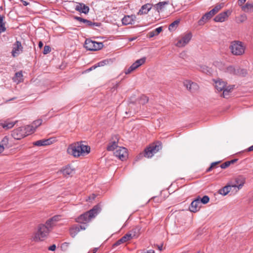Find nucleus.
<instances>
[{"label":"nucleus","mask_w":253,"mask_h":253,"mask_svg":"<svg viewBox=\"0 0 253 253\" xmlns=\"http://www.w3.org/2000/svg\"><path fill=\"white\" fill-rule=\"evenodd\" d=\"M90 152V147L82 142L71 144L67 149V153L75 157L85 155Z\"/></svg>","instance_id":"obj_1"},{"label":"nucleus","mask_w":253,"mask_h":253,"mask_svg":"<svg viewBox=\"0 0 253 253\" xmlns=\"http://www.w3.org/2000/svg\"><path fill=\"white\" fill-rule=\"evenodd\" d=\"M101 210L100 206L97 205L89 211L80 215L76 218V221L80 223L86 224L95 218Z\"/></svg>","instance_id":"obj_2"},{"label":"nucleus","mask_w":253,"mask_h":253,"mask_svg":"<svg viewBox=\"0 0 253 253\" xmlns=\"http://www.w3.org/2000/svg\"><path fill=\"white\" fill-rule=\"evenodd\" d=\"M214 86L215 89L218 91H223L222 96L227 98L229 93L233 90V87L231 86H226V83L221 80H218L214 82Z\"/></svg>","instance_id":"obj_3"},{"label":"nucleus","mask_w":253,"mask_h":253,"mask_svg":"<svg viewBox=\"0 0 253 253\" xmlns=\"http://www.w3.org/2000/svg\"><path fill=\"white\" fill-rule=\"evenodd\" d=\"M49 231V229L45 224H40L38 226L37 231L33 237L34 240L37 242L43 240L47 237Z\"/></svg>","instance_id":"obj_4"},{"label":"nucleus","mask_w":253,"mask_h":253,"mask_svg":"<svg viewBox=\"0 0 253 253\" xmlns=\"http://www.w3.org/2000/svg\"><path fill=\"white\" fill-rule=\"evenodd\" d=\"M232 53L235 55H241L244 53L245 47L241 42L235 41L231 42L229 47Z\"/></svg>","instance_id":"obj_5"},{"label":"nucleus","mask_w":253,"mask_h":253,"mask_svg":"<svg viewBox=\"0 0 253 253\" xmlns=\"http://www.w3.org/2000/svg\"><path fill=\"white\" fill-rule=\"evenodd\" d=\"M28 129L26 126L24 127H19L14 129L11 132V136L17 140H20L26 136L31 134L28 133Z\"/></svg>","instance_id":"obj_6"},{"label":"nucleus","mask_w":253,"mask_h":253,"mask_svg":"<svg viewBox=\"0 0 253 253\" xmlns=\"http://www.w3.org/2000/svg\"><path fill=\"white\" fill-rule=\"evenodd\" d=\"M84 47L88 50L95 51L101 49L103 47V43L86 39L84 42Z\"/></svg>","instance_id":"obj_7"},{"label":"nucleus","mask_w":253,"mask_h":253,"mask_svg":"<svg viewBox=\"0 0 253 253\" xmlns=\"http://www.w3.org/2000/svg\"><path fill=\"white\" fill-rule=\"evenodd\" d=\"M222 6L221 5H217L215 6L209 12L206 13L202 18L199 21V24L201 25H203L206 21L215 14L221 8Z\"/></svg>","instance_id":"obj_8"},{"label":"nucleus","mask_w":253,"mask_h":253,"mask_svg":"<svg viewBox=\"0 0 253 253\" xmlns=\"http://www.w3.org/2000/svg\"><path fill=\"white\" fill-rule=\"evenodd\" d=\"M233 180L234 182H232L231 184L232 187L237 188L238 190H239L241 189L244 185L246 181V178L243 175H238L237 177H235Z\"/></svg>","instance_id":"obj_9"},{"label":"nucleus","mask_w":253,"mask_h":253,"mask_svg":"<svg viewBox=\"0 0 253 253\" xmlns=\"http://www.w3.org/2000/svg\"><path fill=\"white\" fill-rule=\"evenodd\" d=\"M161 148L162 146L161 144L150 146L145 150V156L147 158H151Z\"/></svg>","instance_id":"obj_10"},{"label":"nucleus","mask_w":253,"mask_h":253,"mask_svg":"<svg viewBox=\"0 0 253 253\" xmlns=\"http://www.w3.org/2000/svg\"><path fill=\"white\" fill-rule=\"evenodd\" d=\"M161 148L162 146L161 144L150 146L145 150V156L147 158H151Z\"/></svg>","instance_id":"obj_11"},{"label":"nucleus","mask_w":253,"mask_h":253,"mask_svg":"<svg viewBox=\"0 0 253 253\" xmlns=\"http://www.w3.org/2000/svg\"><path fill=\"white\" fill-rule=\"evenodd\" d=\"M161 148L162 146L161 144L150 146L145 150V156L147 158H151Z\"/></svg>","instance_id":"obj_12"},{"label":"nucleus","mask_w":253,"mask_h":253,"mask_svg":"<svg viewBox=\"0 0 253 253\" xmlns=\"http://www.w3.org/2000/svg\"><path fill=\"white\" fill-rule=\"evenodd\" d=\"M161 148L162 146L161 144L150 146L145 150V156L147 158H151Z\"/></svg>","instance_id":"obj_13"},{"label":"nucleus","mask_w":253,"mask_h":253,"mask_svg":"<svg viewBox=\"0 0 253 253\" xmlns=\"http://www.w3.org/2000/svg\"><path fill=\"white\" fill-rule=\"evenodd\" d=\"M192 37V36L191 33H188L183 35L181 39L176 43V45L178 47H183L185 46L190 42Z\"/></svg>","instance_id":"obj_14"},{"label":"nucleus","mask_w":253,"mask_h":253,"mask_svg":"<svg viewBox=\"0 0 253 253\" xmlns=\"http://www.w3.org/2000/svg\"><path fill=\"white\" fill-rule=\"evenodd\" d=\"M61 219L60 215H56L48 219L45 222V225L50 231L51 229L56 225V223Z\"/></svg>","instance_id":"obj_15"},{"label":"nucleus","mask_w":253,"mask_h":253,"mask_svg":"<svg viewBox=\"0 0 253 253\" xmlns=\"http://www.w3.org/2000/svg\"><path fill=\"white\" fill-rule=\"evenodd\" d=\"M23 51V47L21 42L16 41L13 44V49L11 51L12 55L16 57L19 55Z\"/></svg>","instance_id":"obj_16"},{"label":"nucleus","mask_w":253,"mask_h":253,"mask_svg":"<svg viewBox=\"0 0 253 253\" xmlns=\"http://www.w3.org/2000/svg\"><path fill=\"white\" fill-rule=\"evenodd\" d=\"M184 86L191 92H194L199 89V86L196 83L189 80H186L184 82Z\"/></svg>","instance_id":"obj_17"},{"label":"nucleus","mask_w":253,"mask_h":253,"mask_svg":"<svg viewBox=\"0 0 253 253\" xmlns=\"http://www.w3.org/2000/svg\"><path fill=\"white\" fill-rule=\"evenodd\" d=\"M201 207V204L200 201V197L194 200L189 207V211L191 212H195L198 211Z\"/></svg>","instance_id":"obj_18"},{"label":"nucleus","mask_w":253,"mask_h":253,"mask_svg":"<svg viewBox=\"0 0 253 253\" xmlns=\"http://www.w3.org/2000/svg\"><path fill=\"white\" fill-rule=\"evenodd\" d=\"M42 119H38L34 121L31 125L27 126V129L29 130L28 133H33L36 128L42 125Z\"/></svg>","instance_id":"obj_19"},{"label":"nucleus","mask_w":253,"mask_h":253,"mask_svg":"<svg viewBox=\"0 0 253 253\" xmlns=\"http://www.w3.org/2000/svg\"><path fill=\"white\" fill-rule=\"evenodd\" d=\"M115 155L120 159L123 160L127 156L126 149L125 147H119L114 153Z\"/></svg>","instance_id":"obj_20"},{"label":"nucleus","mask_w":253,"mask_h":253,"mask_svg":"<svg viewBox=\"0 0 253 253\" xmlns=\"http://www.w3.org/2000/svg\"><path fill=\"white\" fill-rule=\"evenodd\" d=\"M135 18L136 17L132 15L125 16L122 20V23L125 25L133 24L134 23Z\"/></svg>","instance_id":"obj_21"},{"label":"nucleus","mask_w":253,"mask_h":253,"mask_svg":"<svg viewBox=\"0 0 253 253\" xmlns=\"http://www.w3.org/2000/svg\"><path fill=\"white\" fill-rule=\"evenodd\" d=\"M76 10L84 14H87L89 12V8L83 3H78L75 8Z\"/></svg>","instance_id":"obj_22"},{"label":"nucleus","mask_w":253,"mask_h":253,"mask_svg":"<svg viewBox=\"0 0 253 253\" xmlns=\"http://www.w3.org/2000/svg\"><path fill=\"white\" fill-rule=\"evenodd\" d=\"M152 8V5L150 3H146L142 5L138 12V15H143L147 14Z\"/></svg>","instance_id":"obj_23"},{"label":"nucleus","mask_w":253,"mask_h":253,"mask_svg":"<svg viewBox=\"0 0 253 253\" xmlns=\"http://www.w3.org/2000/svg\"><path fill=\"white\" fill-rule=\"evenodd\" d=\"M228 17V14L227 12L225 11L223 12H221L219 13L218 15L216 16L214 18V20L215 22H222L225 20V19Z\"/></svg>","instance_id":"obj_24"},{"label":"nucleus","mask_w":253,"mask_h":253,"mask_svg":"<svg viewBox=\"0 0 253 253\" xmlns=\"http://www.w3.org/2000/svg\"><path fill=\"white\" fill-rule=\"evenodd\" d=\"M15 124V122H13L7 120L3 123H0V126L5 130L9 129L13 127Z\"/></svg>","instance_id":"obj_25"},{"label":"nucleus","mask_w":253,"mask_h":253,"mask_svg":"<svg viewBox=\"0 0 253 253\" xmlns=\"http://www.w3.org/2000/svg\"><path fill=\"white\" fill-rule=\"evenodd\" d=\"M146 61V58L143 57L141 59L137 60L134 63H133L130 66L134 71L138 67L140 66L143 63H145Z\"/></svg>","instance_id":"obj_26"},{"label":"nucleus","mask_w":253,"mask_h":253,"mask_svg":"<svg viewBox=\"0 0 253 253\" xmlns=\"http://www.w3.org/2000/svg\"><path fill=\"white\" fill-rule=\"evenodd\" d=\"M232 188H233L232 185H227L219 189L218 193L223 196H225L229 193Z\"/></svg>","instance_id":"obj_27"},{"label":"nucleus","mask_w":253,"mask_h":253,"mask_svg":"<svg viewBox=\"0 0 253 253\" xmlns=\"http://www.w3.org/2000/svg\"><path fill=\"white\" fill-rule=\"evenodd\" d=\"M51 143L50 139H42L38 140L33 143V145L37 146H42L49 145Z\"/></svg>","instance_id":"obj_28"},{"label":"nucleus","mask_w":253,"mask_h":253,"mask_svg":"<svg viewBox=\"0 0 253 253\" xmlns=\"http://www.w3.org/2000/svg\"><path fill=\"white\" fill-rule=\"evenodd\" d=\"M168 1H162V2H159V3L156 4L154 7L156 9V11H157L159 13H160L161 11H162L165 6L168 4Z\"/></svg>","instance_id":"obj_29"},{"label":"nucleus","mask_w":253,"mask_h":253,"mask_svg":"<svg viewBox=\"0 0 253 253\" xmlns=\"http://www.w3.org/2000/svg\"><path fill=\"white\" fill-rule=\"evenodd\" d=\"M62 172L64 175L68 176L74 172V169H72L70 166H68L62 169Z\"/></svg>","instance_id":"obj_30"},{"label":"nucleus","mask_w":253,"mask_h":253,"mask_svg":"<svg viewBox=\"0 0 253 253\" xmlns=\"http://www.w3.org/2000/svg\"><path fill=\"white\" fill-rule=\"evenodd\" d=\"M242 9L245 12H252L253 11V2H247L244 6L242 7Z\"/></svg>","instance_id":"obj_31"},{"label":"nucleus","mask_w":253,"mask_h":253,"mask_svg":"<svg viewBox=\"0 0 253 253\" xmlns=\"http://www.w3.org/2000/svg\"><path fill=\"white\" fill-rule=\"evenodd\" d=\"M140 227L136 226L129 231L133 238L137 237L140 234Z\"/></svg>","instance_id":"obj_32"},{"label":"nucleus","mask_w":253,"mask_h":253,"mask_svg":"<svg viewBox=\"0 0 253 253\" xmlns=\"http://www.w3.org/2000/svg\"><path fill=\"white\" fill-rule=\"evenodd\" d=\"M22 73L21 72H16L15 74V76L13 78V80L15 82H16L17 84H18L19 83H20L22 80Z\"/></svg>","instance_id":"obj_33"},{"label":"nucleus","mask_w":253,"mask_h":253,"mask_svg":"<svg viewBox=\"0 0 253 253\" xmlns=\"http://www.w3.org/2000/svg\"><path fill=\"white\" fill-rule=\"evenodd\" d=\"M247 19V16L245 14H242L236 18V21L237 23H241L246 21Z\"/></svg>","instance_id":"obj_34"},{"label":"nucleus","mask_w":253,"mask_h":253,"mask_svg":"<svg viewBox=\"0 0 253 253\" xmlns=\"http://www.w3.org/2000/svg\"><path fill=\"white\" fill-rule=\"evenodd\" d=\"M199 70L207 74H211V69L206 65L201 66Z\"/></svg>","instance_id":"obj_35"},{"label":"nucleus","mask_w":253,"mask_h":253,"mask_svg":"<svg viewBox=\"0 0 253 253\" xmlns=\"http://www.w3.org/2000/svg\"><path fill=\"white\" fill-rule=\"evenodd\" d=\"M84 23L87 26L89 27L92 26L99 27L100 26V23H99L93 22L87 19H85L84 22Z\"/></svg>","instance_id":"obj_36"},{"label":"nucleus","mask_w":253,"mask_h":253,"mask_svg":"<svg viewBox=\"0 0 253 253\" xmlns=\"http://www.w3.org/2000/svg\"><path fill=\"white\" fill-rule=\"evenodd\" d=\"M80 232V229L76 226H73L70 230V233L72 237H74Z\"/></svg>","instance_id":"obj_37"},{"label":"nucleus","mask_w":253,"mask_h":253,"mask_svg":"<svg viewBox=\"0 0 253 253\" xmlns=\"http://www.w3.org/2000/svg\"><path fill=\"white\" fill-rule=\"evenodd\" d=\"M133 238L132 235H131L130 233L128 232L126 234H125L123 237L121 238V241H124V242L125 243L128 241L130 240Z\"/></svg>","instance_id":"obj_38"},{"label":"nucleus","mask_w":253,"mask_h":253,"mask_svg":"<svg viewBox=\"0 0 253 253\" xmlns=\"http://www.w3.org/2000/svg\"><path fill=\"white\" fill-rule=\"evenodd\" d=\"M117 142L115 141L111 142L107 146V149L108 151H113L117 147Z\"/></svg>","instance_id":"obj_39"},{"label":"nucleus","mask_w":253,"mask_h":253,"mask_svg":"<svg viewBox=\"0 0 253 253\" xmlns=\"http://www.w3.org/2000/svg\"><path fill=\"white\" fill-rule=\"evenodd\" d=\"M8 141V137L6 136H4L0 142V146H2V147L4 149L5 147H7Z\"/></svg>","instance_id":"obj_40"},{"label":"nucleus","mask_w":253,"mask_h":253,"mask_svg":"<svg viewBox=\"0 0 253 253\" xmlns=\"http://www.w3.org/2000/svg\"><path fill=\"white\" fill-rule=\"evenodd\" d=\"M213 65L220 70H224L225 69L224 64L221 62L215 61Z\"/></svg>","instance_id":"obj_41"},{"label":"nucleus","mask_w":253,"mask_h":253,"mask_svg":"<svg viewBox=\"0 0 253 253\" xmlns=\"http://www.w3.org/2000/svg\"><path fill=\"white\" fill-rule=\"evenodd\" d=\"M179 22H180L179 20H176L174 21V22H173L172 23H171L169 27V30H170V31L174 30L176 28V27L177 26L178 24L179 23Z\"/></svg>","instance_id":"obj_42"},{"label":"nucleus","mask_w":253,"mask_h":253,"mask_svg":"<svg viewBox=\"0 0 253 253\" xmlns=\"http://www.w3.org/2000/svg\"><path fill=\"white\" fill-rule=\"evenodd\" d=\"M148 97L144 95H142L140 97L139 103L141 104H145L148 102Z\"/></svg>","instance_id":"obj_43"},{"label":"nucleus","mask_w":253,"mask_h":253,"mask_svg":"<svg viewBox=\"0 0 253 253\" xmlns=\"http://www.w3.org/2000/svg\"><path fill=\"white\" fill-rule=\"evenodd\" d=\"M226 71L230 74H237L236 70L233 66H229L228 67L225 68Z\"/></svg>","instance_id":"obj_44"},{"label":"nucleus","mask_w":253,"mask_h":253,"mask_svg":"<svg viewBox=\"0 0 253 253\" xmlns=\"http://www.w3.org/2000/svg\"><path fill=\"white\" fill-rule=\"evenodd\" d=\"M210 201V198L208 196H204L202 198H200V203H203L204 204H207Z\"/></svg>","instance_id":"obj_45"},{"label":"nucleus","mask_w":253,"mask_h":253,"mask_svg":"<svg viewBox=\"0 0 253 253\" xmlns=\"http://www.w3.org/2000/svg\"><path fill=\"white\" fill-rule=\"evenodd\" d=\"M50 51H51L50 47L48 45H45V46H44V48H43V53L44 54H46L48 53L49 52H50Z\"/></svg>","instance_id":"obj_46"},{"label":"nucleus","mask_w":253,"mask_h":253,"mask_svg":"<svg viewBox=\"0 0 253 253\" xmlns=\"http://www.w3.org/2000/svg\"><path fill=\"white\" fill-rule=\"evenodd\" d=\"M220 162H213L212 163H211L210 167H209L207 170V172H209L213 168H214Z\"/></svg>","instance_id":"obj_47"},{"label":"nucleus","mask_w":253,"mask_h":253,"mask_svg":"<svg viewBox=\"0 0 253 253\" xmlns=\"http://www.w3.org/2000/svg\"><path fill=\"white\" fill-rule=\"evenodd\" d=\"M230 165V163L228 161L225 162V163L222 164L220 167L222 169H224L228 167Z\"/></svg>","instance_id":"obj_48"},{"label":"nucleus","mask_w":253,"mask_h":253,"mask_svg":"<svg viewBox=\"0 0 253 253\" xmlns=\"http://www.w3.org/2000/svg\"><path fill=\"white\" fill-rule=\"evenodd\" d=\"M76 226L77 227V228L80 229V231L81 230H85L87 227V225L86 224H84V225H78Z\"/></svg>","instance_id":"obj_49"},{"label":"nucleus","mask_w":253,"mask_h":253,"mask_svg":"<svg viewBox=\"0 0 253 253\" xmlns=\"http://www.w3.org/2000/svg\"><path fill=\"white\" fill-rule=\"evenodd\" d=\"M96 197V195L94 194H91L90 196H88L87 199H86L87 201L91 202Z\"/></svg>","instance_id":"obj_50"},{"label":"nucleus","mask_w":253,"mask_h":253,"mask_svg":"<svg viewBox=\"0 0 253 253\" xmlns=\"http://www.w3.org/2000/svg\"><path fill=\"white\" fill-rule=\"evenodd\" d=\"M108 62L106 60L101 61L96 64V66L97 67L103 66L104 65L106 64V63Z\"/></svg>","instance_id":"obj_51"},{"label":"nucleus","mask_w":253,"mask_h":253,"mask_svg":"<svg viewBox=\"0 0 253 253\" xmlns=\"http://www.w3.org/2000/svg\"><path fill=\"white\" fill-rule=\"evenodd\" d=\"M5 23L0 24V33L5 32Z\"/></svg>","instance_id":"obj_52"},{"label":"nucleus","mask_w":253,"mask_h":253,"mask_svg":"<svg viewBox=\"0 0 253 253\" xmlns=\"http://www.w3.org/2000/svg\"><path fill=\"white\" fill-rule=\"evenodd\" d=\"M134 70H133V69L131 67V66H130L127 69H125V73L127 75V74H130L131 72H132Z\"/></svg>","instance_id":"obj_53"},{"label":"nucleus","mask_w":253,"mask_h":253,"mask_svg":"<svg viewBox=\"0 0 253 253\" xmlns=\"http://www.w3.org/2000/svg\"><path fill=\"white\" fill-rule=\"evenodd\" d=\"M75 19L78 20L79 22L84 23L85 21V19L81 18L80 17L76 16L75 17Z\"/></svg>","instance_id":"obj_54"},{"label":"nucleus","mask_w":253,"mask_h":253,"mask_svg":"<svg viewBox=\"0 0 253 253\" xmlns=\"http://www.w3.org/2000/svg\"><path fill=\"white\" fill-rule=\"evenodd\" d=\"M155 35H157L155 32L154 31H152V32H150V33H149L148 37L149 38H151L154 37Z\"/></svg>","instance_id":"obj_55"},{"label":"nucleus","mask_w":253,"mask_h":253,"mask_svg":"<svg viewBox=\"0 0 253 253\" xmlns=\"http://www.w3.org/2000/svg\"><path fill=\"white\" fill-rule=\"evenodd\" d=\"M162 31V27H159L155 30L156 35H158Z\"/></svg>","instance_id":"obj_56"},{"label":"nucleus","mask_w":253,"mask_h":253,"mask_svg":"<svg viewBox=\"0 0 253 253\" xmlns=\"http://www.w3.org/2000/svg\"><path fill=\"white\" fill-rule=\"evenodd\" d=\"M125 243L124 242V241H121V239H119L118 241H117L114 244V246H117L120 244H121L122 243Z\"/></svg>","instance_id":"obj_57"},{"label":"nucleus","mask_w":253,"mask_h":253,"mask_svg":"<svg viewBox=\"0 0 253 253\" xmlns=\"http://www.w3.org/2000/svg\"><path fill=\"white\" fill-rule=\"evenodd\" d=\"M56 249V246L55 245H52L51 246H50L49 248H48V250L49 251H55Z\"/></svg>","instance_id":"obj_58"},{"label":"nucleus","mask_w":253,"mask_h":253,"mask_svg":"<svg viewBox=\"0 0 253 253\" xmlns=\"http://www.w3.org/2000/svg\"><path fill=\"white\" fill-rule=\"evenodd\" d=\"M141 253H155V251L153 250H149L146 252H143Z\"/></svg>","instance_id":"obj_59"},{"label":"nucleus","mask_w":253,"mask_h":253,"mask_svg":"<svg viewBox=\"0 0 253 253\" xmlns=\"http://www.w3.org/2000/svg\"><path fill=\"white\" fill-rule=\"evenodd\" d=\"M4 18V16L0 15V24L4 23V22H3Z\"/></svg>","instance_id":"obj_60"},{"label":"nucleus","mask_w":253,"mask_h":253,"mask_svg":"<svg viewBox=\"0 0 253 253\" xmlns=\"http://www.w3.org/2000/svg\"><path fill=\"white\" fill-rule=\"evenodd\" d=\"M97 67V66H96V64H95V65L92 66V67H91L87 70L89 71H92V70L95 69Z\"/></svg>","instance_id":"obj_61"},{"label":"nucleus","mask_w":253,"mask_h":253,"mask_svg":"<svg viewBox=\"0 0 253 253\" xmlns=\"http://www.w3.org/2000/svg\"><path fill=\"white\" fill-rule=\"evenodd\" d=\"M158 249L159 251H161L163 249V245L158 246Z\"/></svg>","instance_id":"obj_62"},{"label":"nucleus","mask_w":253,"mask_h":253,"mask_svg":"<svg viewBox=\"0 0 253 253\" xmlns=\"http://www.w3.org/2000/svg\"><path fill=\"white\" fill-rule=\"evenodd\" d=\"M248 151H253V145L251 146H250V147L248 148Z\"/></svg>","instance_id":"obj_63"},{"label":"nucleus","mask_w":253,"mask_h":253,"mask_svg":"<svg viewBox=\"0 0 253 253\" xmlns=\"http://www.w3.org/2000/svg\"><path fill=\"white\" fill-rule=\"evenodd\" d=\"M43 46V43L42 42H40L39 43V46L40 48H41Z\"/></svg>","instance_id":"obj_64"}]
</instances>
